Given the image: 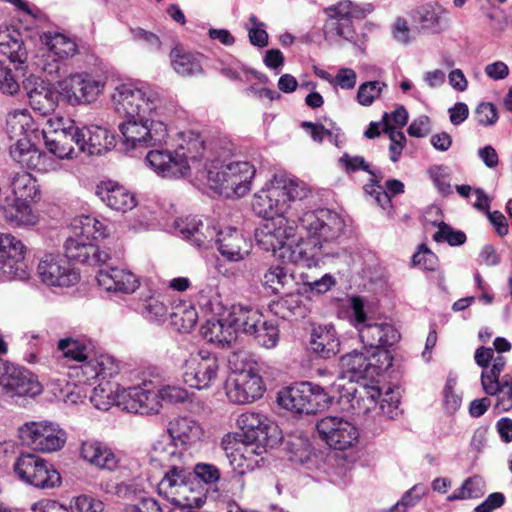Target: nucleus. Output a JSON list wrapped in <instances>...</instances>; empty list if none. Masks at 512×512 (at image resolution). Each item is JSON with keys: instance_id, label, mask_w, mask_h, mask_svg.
I'll list each match as a JSON object with an SVG mask.
<instances>
[{"instance_id": "1", "label": "nucleus", "mask_w": 512, "mask_h": 512, "mask_svg": "<svg viewBox=\"0 0 512 512\" xmlns=\"http://www.w3.org/2000/svg\"><path fill=\"white\" fill-rule=\"evenodd\" d=\"M300 227L307 237L294 240L295 229L285 218L277 223L265 225L256 234L262 247L271 250L283 264L317 266L324 255V244L336 240L342 233L344 221L337 213L329 209L305 212L299 218Z\"/></svg>"}, {"instance_id": "2", "label": "nucleus", "mask_w": 512, "mask_h": 512, "mask_svg": "<svg viewBox=\"0 0 512 512\" xmlns=\"http://www.w3.org/2000/svg\"><path fill=\"white\" fill-rule=\"evenodd\" d=\"M114 98L117 111L127 118L119 125L126 150L157 146L166 140V125L149 118L162 102L154 88L144 83L123 84Z\"/></svg>"}, {"instance_id": "3", "label": "nucleus", "mask_w": 512, "mask_h": 512, "mask_svg": "<svg viewBox=\"0 0 512 512\" xmlns=\"http://www.w3.org/2000/svg\"><path fill=\"white\" fill-rule=\"evenodd\" d=\"M204 141L195 138L188 142L185 149L180 147L174 152L153 149L146 155V162L160 176L179 178L186 176L190 170L189 160L199 161L203 157Z\"/></svg>"}, {"instance_id": "4", "label": "nucleus", "mask_w": 512, "mask_h": 512, "mask_svg": "<svg viewBox=\"0 0 512 512\" xmlns=\"http://www.w3.org/2000/svg\"><path fill=\"white\" fill-rule=\"evenodd\" d=\"M350 321L357 329L360 341L370 348H384L396 344L400 340V333L390 323L375 322L368 318L364 311L361 298L353 297L351 300Z\"/></svg>"}, {"instance_id": "5", "label": "nucleus", "mask_w": 512, "mask_h": 512, "mask_svg": "<svg viewBox=\"0 0 512 512\" xmlns=\"http://www.w3.org/2000/svg\"><path fill=\"white\" fill-rule=\"evenodd\" d=\"M371 5L360 7L349 0L333 5L325 12L327 20L324 25V36L327 41L339 44L340 40L356 42L357 34L353 20H360L371 12Z\"/></svg>"}, {"instance_id": "6", "label": "nucleus", "mask_w": 512, "mask_h": 512, "mask_svg": "<svg viewBox=\"0 0 512 512\" xmlns=\"http://www.w3.org/2000/svg\"><path fill=\"white\" fill-rule=\"evenodd\" d=\"M256 169L247 161H232L218 170H208V181L213 189L227 198L242 197L251 189Z\"/></svg>"}, {"instance_id": "7", "label": "nucleus", "mask_w": 512, "mask_h": 512, "mask_svg": "<svg viewBox=\"0 0 512 512\" xmlns=\"http://www.w3.org/2000/svg\"><path fill=\"white\" fill-rule=\"evenodd\" d=\"M333 396H329L320 385L299 382L278 393L281 407L295 414H314L328 407Z\"/></svg>"}, {"instance_id": "8", "label": "nucleus", "mask_w": 512, "mask_h": 512, "mask_svg": "<svg viewBox=\"0 0 512 512\" xmlns=\"http://www.w3.org/2000/svg\"><path fill=\"white\" fill-rule=\"evenodd\" d=\"M24 444L33 450L51 453L62 449L67 441L66 431L51 421H30L18 429Z\"/></svg>"}, {"instance_id": "9", "label": "nucleus", "mask_w": 512, "mask_h": 512, "mask_svg": "<svg viewBox=\"0 0 512 512\" xmlns=\"http://www.w3.org/2000/svg\"><path fill=\"white\" fill-rule=\"evenodd\" d=\"M237 425L242 431L245 444H256V448H274L282 441L278 425L265 415L247 411L239 415Z\"/></svg>"}, {"instance_id": "10", "label": "nucleus", "mask_w": 512, "mask_h": 512, "mask_svg": "<svg viewBox=\"0 0 512 512\" xmlns=\"http://www.w3.org/2000/svg\"><path fill=\"white\" fill-rule=\"evenodd\" d=\"M43 137L47 149L61 159L73 158L75 147L79 149V127L71 119L50 118Z\"/></svg>"}, {"instance_id": "11", "label": "nucleus", "mask_w": 512, "mask_h": 512, "mask_svg": "<svg viewBox=\"0 0 512 512\" xmlns=\"http://www.w3.org/2000/svg\"><path fill=\"white\" fill-rule=\"evenodd\" d=\"M14 471L18 477L30 485L41 488H54L61 482L60 474L43 458L34 454H21Z\"/></svg>"}, {"instance_id": "12", "label": "nucleus", "mask_w": 512, "mask_h": 512, "mask_svg": "<svg viewBox=\"0 0 512 512\" xmlns=\"http://www.w3.org/2000/svg\"><path fill=\"white\" fill-rule=\"evenodd\" d=\"M0 385L11 397H34L42 391L37 377L24 367L15 366L0 358Z\"/></svg>"}, {"instance_id": "13", "label": "nucleus", "mask_w": 512, "mask_h": 512, "mask_svg": "<svg viewBox=\"0 0 512 512\" xmlns=\"http://www.w3.org/2000/svg\"><path fill=\"white\" fill-rule=\"evenodd\" d=\"M218 358L215 354L200 350L190 355L183 365V381L191 388H208L217 378Z\"/></svg>"}, {"instance_id": "14", "label": "nucleus", "mask_w": 512, "mask_h": 512, "mask_svg": "<svg viewBox=\"0 0 512 512\" xmlns=\"http://www.w3.org/2000/svg\"><path fill=\"white\" fill-rule=\"evenodd\" d=\"M265 391L261 376L253 367L234 372L226 383V395L235 404L252 403Z\"/></svg>"}, {"instance_id": "15", "label": "nucleus", "mask_w": 512, "mask_h": 512, "mask_svg": "<svg viewBox=\"0 0 512 512\" xmlns=\"http://www.w3.org/2000/svg\"><path fill=\"white\" fill-rule=\"evenodd\" d=\"M25 246L11 234L0 233V273L9 278H28L24 261Z\"/></svg>"}, {"instance_id": "16", "label": "nucleus", "mask_w": 512, "mask_h": 512, "mask_svg": "<svg viewBox=\"0 0 512 512\" xmlns=\"http://www.w3.org/2000/svg\"><path fill=\"white\" fill-rule=\"evenodd\" d=\"M37 273L42 282L50 286L69 287L79 280V273L60 255H45L38 264Z\"/></svg>"}, {"instance_id": "17", "label": "nucleus", "mask_w": 512, "mask_h": 512, "mask_svg": "<svg viewBox=\"0 0 512 512\" xmlns=\"http://www.w3.org/2000/svg\"><path fill=\"white\" fill-rule=\"evenodd\" d=\"M316 429L330 447L344 450L353 445L358 439L357 428L347 420L339 417H325L316 424Z\"/></svg>"}, {"instance_id": "18", "label": "nucleus", "mask_w": 512, "mask_h": 512, "mask_svg": "<svg viewBox=\"0 0 512 512\" xmlns=\"http://www.w3.org/2000/svg\"><path fill=\"white\" fill-rule=\"evenodd\" d=\"M62 357L67 360L82 363L81 368L87 378L102 377L103 379L112 376L113 367H106L108 358L102 357L100 361H87L86 346L79 340L68 337L60 339L57 345Z\"/></svg>"}, {"instance_id": "19", "label": "nucleus", "mask_w": 512, "mask_h": 512, "mask_svg": "<svg viewBox=\"0 0 512 512\" xmlns=\"http://www.w3.org/2000/svg\"><path fill=\"white\" fill-rule=\"evenodd\" d=\"M23 88L31 108L40 115L52 113L57 105L59 94L39 77L30 75L23 81Z\"/></svg>"}, {"instance_id": "20", "label": "nucleus", "mask_w": 512, "mask_h": 512, "mask_svg": "<svg viewBox=\"0 0 512 512\" xmlns=\"http://www.w3.org/2000/svg\"><path fill=\"white\" fill-rule=\"evenodd\" d=\"M104 83L89 75L75 74L63 81L62 90L70 104H87L96 100Z\"/></svg>"}, {"instance_id": "21", "label": "nucleus", "mask_w": 512, "mask_h": 512, "mask_svg": "<svg viewBox=\"0 0 512 512\" xmlns=\"http://www.w3.org/2000/svg\"><path fill=\"white\" fill-rule=\"evenodd\" d=\"M124 408L130 413L150 415L156 414L161 408L157 391L143 387H130L121 395Z\"/></svg>"}, {"instance_id": "22", "label": "nucleus", "mask_w": 512, "mask_h": 512, "mask_svg": "<svg viewBox=\"0 0 512 512\" xmlns=\"http://www.w3.org/2000/svg\"><path fill=\"white\" fill-rule=\"evenodd\" d=\"M216 244L221 255L230 261L244 259L252 248V243L240 231L231 227L218 231Z\"/></svg>"}, {"instance_id": "23", "label": "nucleus", "mask_w": 512, "mask_h": 512, "mask_svg": "<svg viewBox=\"0 0 512 512\" xmlns=\"http://www.w3.org/2000/svg\"><path fill=\"white\" fill-rule=\"evenodd\" d=\"M175 226L184 239L197 247H207L218 234L214 226L203 223L195 216L181 218L175 222Z\"/></svg>"}, {"instance_id": "24", "label": "nucleus", "mask_w": 512, "mask_h": 512, "mask_svg": "<svg viewBox=\"0 0 512 512\" xmlns=\"http://www.w3.org/2000/svg\"><path fill=\"white\" fill-rule=\"evenodd\" d=\"M95 193L102 202L115 211L125 213L136 206L135 196L113 181L101 182L97 185Z\"/></svg>"}, {"instance_id": "25", "label": "nucleus", "mask_w": 512, "mask_h": 512, "mask_svg": "<svg viewBox=\"0 0 512 512\" xmlns=\"http://www.w3.org/2000/svg\"><path fill=\"white\" fill-rule=\"evenodd\" d=\"M281 192L280 185L273 184L268 189H263L254 196L252 202L254 212L262 218L272 219L271 223L266 225L277 223L279 218H283L281 216L284 211L283 203L280 199Z\"/></svg>"}, {"instance_id": "26", "label": "nucleus", "mask_w": 512, "mask_h": 512, "mask_svg": "<svg viewBox=\"0 0 512 512\" xmlns=\"http://www.w3.org/2000/svg\"><path fill=\"white\" fill-rule=\"evenodd\" d=\"M79 151L88 155H101L114 145V137L98 125L79 127Z\"/></svg>"}, {"instance_id": "27", "label": "nucleus", "mask_w": 512, "mask_h": 512, "mask_svg": "<svg viewBox=\"0 0 512 512\" xmlns=\"http://www.w3.org/2000/svg\"><path fill=\"white\" fill-rule=\"evenodd\" d=\"M97 281L99 286L108 292L130 294L139 287V281L133 273L117 267L100 269L97 274Z\"/></svg>"}, {"instance_id": "28", "label": "nucleus", "mask_w": 512, "mask_h": 512, "mask_svg": "<svg viewBox=\"0 0 512 512\" xmlns=\"http://www.w3.org/2000/svg\"><path fill=\"white\" fill-rule=\"evenodd\" d=\"M342 384L333 383L331 384V392L337 390L340 393V400L344 397L350 402V407L357 413H367L371 411L377 405L381 393L379 389L375 387H362L360 390L349 388L346 389V394H342Z\"/></svg>"}, {"instance_id": "29", "label": "nucleus", "mask_w": 512, "mask_h": 512, "mask_svg": "<svg viewBox=\"0 0 512 512\" xmlns=\"http://www.w3.org/2000/svg\"><path fill=\"white\" fill-rule=\"evenodd\" d=\"M9 152L14 161L22 167L33 170H42L45 154L31 143L29 137L21 139L10 145Z\"/></svg>"}, {"instance_id": "30", "label": "nucleus", "mask_w": 512, "mask_h": 512, "mask_svg": "<svg viewBox=\"0 0 512 512\" xmlns=\"http://www.w3.org/2000/svg\"><path fill=\"white\" fill-rule=\"evenodd\" d=\"M263 316L257 310L243 306L233 305L226 316L225 323L235 333L242 332L249 335L262 320Z\"/></svg>"}, {"instance_id": "31", "label": "nucleus", "mask_w": 512, "mask_h": 512, "mask_svg": "<svg viewBox=\"0 0 512 512\" xmlns=\"http://www.w3.org/2000/svg\"><path fill=\"white\" fill-rule=\"evenodd\" d=\"M80 454L87 462L108 471L118 466V458L105 444L97 441H85L81 445Z\"/></svg>"}, {"instance_id": "32", "label": "nucleus", "mask_w": 512, "mask_h": 512, "mask_svg": "<svg viewBox=\"0 0 512 512\" xmlns=\"http://www.w3.org/2000/svg\"><path fill=\"white\" fill-rule=\"evenodd\" d=\"M310 347L319 357L329 359L339 352L340 342L332 326H318L311 334Z\"/></svg>"}, {"instance_id": "33", "label": "nucleus", "mask_w": 512, "mask_h": 512, "mask_svg": "<svg viewBox=\"0 0 512 512\" xmlns=\"http://www.w3.org/2000/svg\"><path fill=\"white\" fill-rule=\"evenodd\" d=\"M170 59L174 71L182 77H193L203 73L204 56L202 54L175 47L170 52Z\"/></svg>"}, {"instance_id": "34", "label": "nucleus", "mask_w": 512, "mask_h": 512, "mask_svg": "<svg viewBox=\"0 0 512 512\" xmlns=\"http://www.w3.org/2000/svg\"><path fill=\"white\" fill-rule=\"evenodd\" d=\"M261 282L274 294L286 293L292 290L296 283L294 273L279 264L268 267L261 277Z\"/></svg>"}, {"instance_id": "35", "label": "nucleus", "mask_w": 512, "mask_h": 512, "mask_svg": "<svg viewBox=\"0 0 512 512\" xmlns=\"http://www.w3.org/2000/svg\"><path fill=\"white\" fill-rule=\"evenodd\" d=\"M370 365L371 363L366 354L353 350L340 358L342 376L339 379L343 380L348 378L350 382H353L359 379L369 378Z\"/></svg>"}, {"instance_id": "36", "label": "nucleus", "mask_w": 512, "mask_h": 512, "mask_svg": "<svg viewBox=\"0 0 512 512\" xmlns=\"http://www.w3.org/2000/svg\"><path fill=\"white\" fill-rule=\"evenodd\" d=\"M5 220L12 226H30L37 222L28 201L6 199L1 206Z\"/></svg>"}, {"instance_id": "37", "label": "nucleus", "mask_w": 512, "mask_h": 512, "mask_svg": "<svg viewBox=\"0 0 512 512\" xmlns=\"http://www.w3.org/2000/svg\"><path fill=\"white\" fill-rule=\"evenodd\" d=\"M168 433L172 440L186 445L200 440L203 430L195 420L189 417H178L169 422Z\"/></svg>"}, {"instance_id": "38", "label": "nucleus", "mask_w": 512, "mask_h": 512, "mask_svg": "<svg viewBox=\"0 0 512 512\" xmlns=\"http://www.w3.org/2000/svg\"><path fill=\"white\" fill-rule=\"evenodd\" d=\"M192 479L191 471L178 466H172L158 484L159 494L164 495L168 500L175 499L185 485Z\"/></svg>"}, {"instance_id": "39", "label": "nucleus", "mask_w": 512, "mask_h": 512, "mask_svg": "<svg viewBox=\"0 0 512 512\" xmlns=\"http://www.w3.org/2000/svg\"><path fill=\"white\" fill-rule=\"evenodd\" d=\"M444 13L445 9L441 6L428 4L419 7L415 11L413 19L419 30L438 33L445 28Z\"/></svg>"}, {"instance_id": "40", "label": "nucleus", "mask_w": 512, "mask_h": 512, "mask_svg": "<svg viewBox=\"0 0 512 512\" xmlns=\"http://www.w3.org/2000/svg\"><path fill=\"white\" fill-rule=\"evenodd\" d=\"M482 388L487 395L497 397L496 409L503 412L512 409V379L509 375H504L500 381L482 385Z\"/></svg>"}, {"instance_id": "41", "label": "nucleus", "mask_w": 512, "mask_h": 512, "mask_svg": "<svg viewBox=\"0 0 512 512\" xmlns=\"http://www.w3.org/2000/svg\"><path fill=\"white\" fill-rule=\"evenodd\" d=\"M73 228L75 234L87 240L105 238L109 235V227L96 217L82 215L74 220Z\"/></svg>"}, {"instance_id": "42", "label": "nucleus", "mask_w": 512, "mask_h": 512, "mask_svg": "<svg viewBox=\"0 0 512 512\" xmlns=\"http://www.w3.org/2000/svg\"><path fill=\"white\" fill-rule=\"evenodd\" d=\"M67 260L87 263L91 254L97 253V246L89 240L76 234L75 238H68L64 245Z\"/></svg>"}, {"instance_id": "43", "label": "nucleus", "mask_w": 512, "mask_h": 512, "mask_svg": "<svg viewBox=\"0 0 512 512\" xmlns=\"http://www.w3.org/2000/svg\"><path fill=\"white\" fill-rule=\"evenodd\" d=\"M276 314L282 318L289 317L305 318L309 313V308L303 303L302 295L297 292H286L285 296L276 304Z\"/></svg>"}, {"instance_id": "44", "label": "nucleus", "mask_w": 512, "mask_h": 512, "mask_svg": "<svg viewBox=\"0 0 512 512\" xmlns=\"http://www.w3.org/2000/svg\"><path fill=\"white\" fill-rule=\"evenodd\" d=\"M202 337L211 343H216L222 347L229 345L233 340V333L225 323L224 317L222 319L207 320L201 326Z\"/></svg>"}, {"instance_id": "45", "label": "nucleus", "mask_w": 512, "mask_h": 512, "mask_svg": "<svg viewBox=\"0 0 512 512\" xmlns=\"http://www.w3.org/2000/svg\"><path fill=\"white\" fill-rule=\"evenodd\" d=\"M14 199L28 201L33 200L39 194L36 179L27 172L15 173L10 183Z\"/></svg>"}, {"instance_id": "46", "label": "nucleus", "mask_w": 512, "mask_h": 512, "mask_svg": "<svg viewBox=\"0 0 512 512\" xmlns=\"http://www.w3.org/2000/svg\"><path fill=\"white\" fill-rule=\"evenodd\" d=\"M365 190L377 205L386 209L391 203V196L404 192V184L400 180L389 179L385 183V188L371 184L367 185Z\"/></svg>"}, {"instance_id": "47", "label": "nucleus", "mask_w": 512, "mask_h": 512, "mask_svg": "<svg viewBox=\"0 0 512 512\" xmlns=\"http://www.w3.org/2000/svg\"><path fill=\"white\" fill-rule=\"evenodd\" d=\"M41 40L49 47L50 51L59 58H69L74 56L77 52L76 44L63 34L46 32L41 36Z\"/></svg>"}, {"instance_id": "48", "label": "nucleus", "mask_w": 512, "mask_h": 512, "mask_svg": "<svg viewBox=\"0 0 512 512\" xmlns=\"http://www.w3.org/2000/svg\"><path fill=\"white\" fill-rule=\"evenodd\" d=\"M181 494H177L175 499H170L174 505L181 508H200L204 505L206 494L194 488V480L191 479L185 485V490H181Z\"/></svg>"}, {"instance_id": "49", "label": "nucleus", "mask_w": 512, "mask_h": 512, "mask_svg": "<svg viewBox=\"0 0 512 512\" xmlns=\"http://www.w3.org/2000/svg\"><path fill=\"white\" fill-rule=\"evenodd\" d=\"M171 323L180 332L188 333L196 325L198 314L194 307H177L171 314Z\"/></svg>"}, {"instance_id": "50", "label": "nucleus", "mask_w": 512, "mask_h": 512, "mask_svg": "<svg viewBox=\"0 0 512 512\" xmlns=\"http://www.w3.org/2000/svg\"><path fill=\"white\" fill-rule=\"evenodd\" d=\"M249 335L252 336L260 346L265 348L275 347L279 339L277 326L263 319Z\"/></svg>"}, {"instance_id": "51", "label": "nucleus", "mask_w": 512, "mask_h": 512, "mask_svg": "<svg viewBox=\"0 0 512 512\" xmlns=\"http://www.w3.org/2000/svg\"><path fill=\"white\" fill-rule=\"evenodd\" d=\"M371 365L369 366V378L380 375L392 366L393 358L386 349H377L368 357Z\"/></svg>"}, {"instance_id": "52", "label": "nucleus", "mask_w": 512, "mask_h": 512, "mask_svg": "<svg viewBox=\"0 0 512 512\" xmlns=\"http://www.w3.org/2000/svg\"><path fill=\"white\" fill-rule=\"evenodd\" d=\"M191 473L193 480L197 479L199 482L209 486L215 485L221 478L219 468L209 463H197Z\"/></svg>"}, {"instance_id": "53", "label": "nucleus", "mask_w": 512, "mask_h": 512, "mask_svg": "<svg viewBox=\"0 0 512 512\" xmlns=\"http://www.w3.org/2000/svg\"><path fill=\"white\" fill-rule=\"evenodd\" d=\"M436 242H448L451 246L462 245L466 241V235L462 231H455L445 222L438 224V231L433 235Z\"/></svg>"}, {"instance_id": "54", "label": "nucleus", "mask_w": 512, "mask_h": 512, "mask_svg": "<svg viewBox=\"0 0 512 512\" xmlns=\"http://www.w3.org/2000/svg\"><path fill=\"white\" fill-rule=\"evenodd\" d=\"M143 314L154 321H163L168 314L167 305L157 296H150L144 300Z\"/></svg>"}, {"instance_id": "55", "label": "nucleus", "mask_w": 512, "mask_h": 512, "mask_svg": "<svg viewBox=\"0 0 512 512\" xmlns=\"http://www.w3.org/2000/svg\"><path fill=\"white\" fill-rule=\"evenodd\" d=\"M281 192V202L283 206L286 201H294V200H302L306 198L310 191L303 185L300 184L297 180L289 179L288 181H284L283 186H280Z\"/></svg>"}, {"instance_id": "56", "label": "nucleus", "mask_w": 512, "mask_h": 512, "mask_svg": "<svg viewBox=\"0 0 512 512\" xmlns=\"http://www.w3.org/2000/svg\"><path fill=\"white\" fill-rule=\"evenodd\" d=\"M384 87H386V84L379 81L363 83L360 85L357 92L358 102L363 106L371 105L374 99L379 96Z\"/></svg>"}, {"instance_id": "57", "label": "nucleus", "mask_w": 512, "mask_h": 512, "mask_svg": "<svg viewBox=\"0 0 512 512\" xmlns=\"http://www.w3.org/2000/svg\"><path fill=\"white\" fill-rule=\"evenodd\" d=\"M25 116L13 114L9 115L6 120V133L11 142H16L21 137H28L25 130Z\"/></svg>"}, {"instance_id": "58", "label": "nucleus", "mask_w": 512, "mask_h": 512, "mask_svg": "<svg viewBox=\"0 0 512 512\" xmlns=\"http://www.w3.org/2000/svg\"><path fill=\"white\" fill-rule=\"evenodd\" d=\"M412 263L423 269L434 271L438 264V258L426 245L421 244L413 255Z\"/></svg>"}, {"instance_id": "59", "label": "nucleus", "mask_w": 512, "mask_h": 512, "mask_svg": "<svg viewBox=\"0 0 512 512\" xmlns=\"http://www.w3.org/2000/svg\"><path fill=\"white\" fill-rule=\"evenodd\" d=\"M71 509L75 512H102L104 504L102 501L87 495L75 497L71 503Z\"/></svg>"}, {"instance_id": "60", "label": "nucleus", "mask_w": 512, "mask_h": 512, "mask_svg": "<svg viewBox=\"0 0 512 512\" xmlns=\"http://www.w3.org/2000/svg\"><path fill=\"white\" fill-rule=\"evenodd\" d=\"M0 53L7 56L8 59L14 63H22L26 59V51L22 47V42L16 39L0 43Z\"/></svg>"}, {"instance_id": "61", "label": "nucleus", "mask_w": 512, "mask_h": 512, "mask_svg": "<svg viewBox=\"0 0 512 512\" xmlns=\"http://www.w3.org/2000/svg\"><path fill=\"white\" fill-rule=\"evenodd\" d=\"M476 121L483 126H490L497 122V109L492 103H480L475 109Z\"/></svg>"}, {"instance_id": "62", "label": "nucleus", "mask_w": 512, "mask_h": 512, "mask_svg": "<svg viewBox=\"0 0 512 512\" xmlns=\"http://www.w3.org/2000/svg\"><path fill=\"white\" fill-rule=\"evenodd\" d=\"M158 399L167 403H182L188 399V392L176 386H166L157 391Z\"/></svg>"}, {"instance_id": "63", "label": "nucleus", "mask_w": 512, "mask_h": 512, "mask_svg": "<svg viewBox=\"0 0 512 512\" xmlns=\"http://www.w3.org/2000/svg\"><path fill=\"white\" fill-rule=\"evenodd\" d=\"M492 366L489 370L482 371L481 374V385L489 384V382L500 381V374L506 365V359L502 355L494 356Z\"/></svg>"}, {"instance_id": "64", "label": "nucleus", "mask_w": 512, "mask_h": 512, "mask_svg": "<svg viewBox=\"0 0 512 512\" xmlns=\"http://www.w3.org/2000/svg\"><path fill=\"white\" fill-rule=\"evenodd\" d=\"M357 75L351 68H340L336 76L330 80L334 85L340 86L342 89H353L356 85Z\"/></svg>"}]
</instances>
